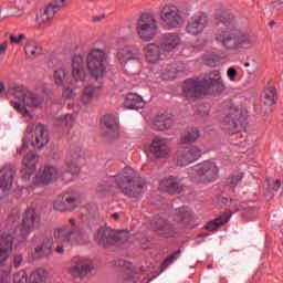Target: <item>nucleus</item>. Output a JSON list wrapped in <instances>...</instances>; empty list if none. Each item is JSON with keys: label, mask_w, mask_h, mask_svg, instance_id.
I'll return each instance as SVG.
<instances>
[{"label": "nucleus", "mask_w": 283, "mask_h": 283, "mask_svg": "<svg viewBox=\"0 0 283 283\" xmlns=\"http://www.w3.org/2000/svg\"><path fill=\"white\" fill-rule=\"evenodd\" d=\"M174 126V119L167 115H160L155 120V127L159 129V132H165V129H171Z\"/></svg>", "instance_id": "nucleus-38"}, {"label": "nucleus", "mask_w": 283, "mask_h": 283, "mask_svg": "<svg viewBox=\"0 0 283 283\" xmlns=\"http://www.w3.org/2000/svg\"><path fill=\"white\" fill-rule=\"evenodd\" d=\"M50 143V133L48 128L43 124H38L34 129V138L31 142V145L35 147V149H42Z\"/></svg>", "instance_id": "nucleus-26"}, {"label": "nucleus", "mask_w": 283, "mask_h": 283, "mask_svg": "<svg viewBox=\"0 0 283 283\" xmlns=\"http://www.w3.org/2000/svg\"><path fill=\"white\" fill-rule=\"evenodd\" d=\"M53 238L62 244H83L85 231L82 228L70 229V226H61L53 230Z\"/></svg>", "instance_id": "nucleus-9"}, {"label": "nucleus", "mask_w": 283, "mask_h": 283, "mask_svg": "<svg viewBox=\"0 0 283 283\" xmlns=\"http://www.w3.org/2000/svg\"><path fill=\"white\" fill-rule=\"evenodd\" d=\"M112 218L114 220H118V218H120V214H118V212H115V213L112 214Z\"/></svg>", "instance_id": "nucleus-63"}, {"label": "nucleus", "mask_w": 283, "mask_h": 283, "mask_svg": "<svg viewBox=\"0 0 283 283\" xmlns=\"http://www.w3.org/2000/svg\"><path fill=\"white\" fill-rule=\"evenodd\" d=\"M24 52L27 57L34 60L36 56H41L43 49L35 41L31 40L27 42Z\"/></svg>", "instance_id": "nucleus-35"}, {"label": "nucleus", "mask_w": 283, "mask_h": 283, "mask_svg": "<svg viewBox=\"0 0 283 283\" xmlns=\"http://www.w3.org/2000/svg\"><path fill=\"white\" fill-rule=\"evenodd\" d=\"M209 25V15L201 12L189 18L186 24V32L191 36H198L205 32V28Z\"/></svg>", "instance_id": "nucleus-15"}, {"label": "nucleus", "mask_w": 283, "mask_h": 283, "mask_svg": "<svg viewBox=\"0 0 283 283\" xmlns=\"http://www.w3.org/2000/svg\"><path fill=\"white\" fill-rule=\"evenodd\" d=\"M171 149L169 148V139L155 137L150 144V154L155 158H167Z\"/></svg>", "instance_id": "nucleus-23"}, {"label": "nucleus", "mask_w": 283, "mask_h": 283, "mask_svg": "<svg viewBox=\"0 0 283 283\" xmlns=\"http://www.w3.org/2000/svg\"><path fill=\"white\" fill-rule=\"evenodd\" d=\"M129 240V231L113 230V244H125Z\"/></svg>", "instance_id": "nucleus-41"}, {"label": "nucleus", "mask_w": 283, "mask_h": 283, "mask_svg": "<svg viewBox=\"0 0 283 283\" xmlns=\"http://www.w3.org/2000/svg\"><path fill=\"white\" fill-rule=\"evenodd\" d=\"M13 283H28V274L25 271H20L19 273L14 274Z\"/></svg>", "instance_id": "nucleus-50"}, {"label": "nucleus", "mask_w": 283, "mask_h": 283, "mask_svg": "<svg viewBox=\"0 0 283 283\" xmlns=\"http://www.w3.org/2000/svg\"><path fill=\"white\" fill-rule=\"evenodd\" d=\"M159 23L164 30H178L185 25V13L180 7L166 3L159 10Z\"/></svg>", "instance_id": "nucleus-5"}, {"label": "nucleus", "mask_w": 283, "mask_h": 283, "mask_svg": "<svg viewBox=\"0 0 283 283\" xmlns=\"http://www.w3.org/2000/svg\"><path fill=\"white\" fill-rule=\"evenodd\" d=\"M202 156V150L198 146L187 147L177 151V165L187 167L191 163H196Z\"/></svg>", "instance_id": "nucleus-19"}, {"label": "nucleus", "mask_w": 283, "mask_h": 283, "mask_svg": "<svg viewBox=\"0 0 283 283\" xmlns=\"http://www.w3.org/2000/svg\"><path fill=\"white\" fill-rule=\"evenodd\" d=\"M242 180V175H232L227 178L226 185L227 187H231V189H235L238 187V182Z\"/></svg>", "instance_id": "nucleus-46"}, {"label": "nucleus", "mask_w": 283, "mask_h": 283, "mask_svg": "<svg viewBox=\"0 0 283 283\" xmlns=\"http://www.w3.org/2000/svg\"><path fill=\"white\" fill-rule=\"evenodd\" d=\"M3 90H4L3 83L0 82V94L1 92H3Z\"/></svg>", "instance_id": "nucleus-64"}, {"label": "nucleus", "mask_w": 283, "mask_h": 283, "mask_svg": "<svg viewBox=\"0 0 283 283\" xmlns=\"http://www.w3.org/2000/svg\"><path fill=\"white\" fill-rule=\"evenodd\" d=\"M164 50L165 55L174 52L180 45V36L177 33H166L163 35L161 40L158 42Z\"/></svg>", "instance_id": "nucleus-28"}, {"label": "nucleus", "mask_w": 283, "mask_h": 283, "mask_svg": "<svg viewBox=\"0 0 283 283\" xmlns=\"http://www.w3.org/2000/svg\"><path fill=\"white\" fill-rule=\"evenodd\" d=\"M138 56H140L138 49L124 48L117 52V59L122 65H127L128 61H138Z\"/></svg>", "instance_id": "nucleus-30"}, {"label": "nucleus", "mask_w": 283, "mask_h": 283, "mask_svg": "<svg viewBox=\"0 0 283 283\" xmlns=\"http://www.w3.org/2000/svg\"><path fill=\"white\" fill-rule=\"evenodd\" d=\"M277 98V92L274 87H268L263 93V103L271 107V105H275V99Z\"/></svg>", "instance_id": "nucleus-42"}, {"label": "nucleus", "mask_w": 283, "mask_h": 283, "mask_svg": "<svg viewBox=\"0 0 283 283\" xmlns=\"http://www.w3.org/2000/svg\"><path fill=\"white\" fill-rule=\"evenodd\" d=\"M65 1H67V0H53L51 3H49L45 7L44 12L49 17L54 19V14H56L59 12V10H62V8H65Z\"/></svg>", "instance_id": "nucleus-39"}, {"label": "nucleus", "mask_w": 283, "mask_h": 283, "mask_svg": "<svg viewBox=\"0 0 283 283\" xmlns=\"http://www.w3.org/2000/svg\"><path fill=\"white\" fill-rule=\"evenodd\" d=\"M172 69L176 71V74L185 73V65L182 63H179L178 65L172 66Z\"/></svg>", "instance_id": "nucleus-56"}, {"label": "nucleus", "mask_w": 283, "mask_h": 283, "mask_svg": "<svg viewBox=\"0 0 283 283\" xmlns=\"http://www.w3.org/2000/svg\"><path fill=\"white\" fill-rule=\"evenodd\" d=\"M144 55L148 63L156 64L158 61L167 59L163 46L159 42H151L144 46Z\"/></svg>", "instance_id": "nucleus-20"}, {"label": "nucleus", "mask_w": 283, "mask_h": 283, "mask_svg": "<svg viewBox=\"0 0 283 283\" xmlns=\"http://www.w3.org/2000/svg\"><path fill=\"white\" fill-rule=\"evenodd\" d=\"M106 61L107 54L104 50L93 49L88 52L86 56V66L91 78L101 81L105 76L107 70V66H105Z\"/></svg>", "instance_id": "nucleus-6"}, {"label": "nucleus", "mask_w": 283, "mask_h": 283, "mask_svg": "<svg viewBox=\"0 0 283 283\" xmlns=\"http://www.w3.org/2000/svg\"><path fill=\"white\" fill-rule=\"evenodd\" d=\"M71 74L76 83H83L87 78V71L85 70V61L83 56L74 55L71 62Z\"/></svg>", "instance_id": "nucleus-22"}, {"label": "nucleus", "mask_w": 283, "mask_h": 283, "mask_svg": "<svg viewBox=\"0 0 283 283\" xmlns=\"http://www.w3.org/2000/svg\"><path fill=\"white\" fill-rule=\"evenodd\" d=\"M283 6V0H275L271 2L272 10H280Z\"/></svg>", "instance_id": "nucleus-55"}, {"label": "nucleus", "mask_w": 283, "mask_h": 283, "mask_svg": "<svg viewBox=\"0 0 283 283\" xmlns=\"http://www.w3.org/2000/svg\"><path fill=\"white\" fill-rule=\"evenodd\" d=\"M201 83H203V87L209 96H220L227 90L222 81V75H220V71L218 70L208 73L201 80Z\"/></svg>", "instance_id": "nucleus-12"}, {"label": "nucleus", "mask_w": 283, "mask_h": 283, "mask_svg": "<svg viewBox=\"0 0 283 283\" xmlns=\"http://www.w3.org/2000/svg\"><path fill=\"white\" fill-rule=\"evenodd\" d=\"M182 92L186 98H202V96H209L202 80H186L184 82Z\"/></svg>", "instance_id": "nucleus-16"}, {"label": "nucleus", "mask_w": 283, "mask_h": 283, "mask_svg": "<svg viewBox=\"0 0 283 283\" xmlns=\"http://www.w3.org/2000/svg\"><path fill=\"white\" fill-rule=\"evenodd\" d=\"M101 92V86H94V85H88L84 88L82 92L81 98L82 103L84 105H88L96 96H98V93Z\"/></svg>", "instance_id": "nucleus-34"}, {"label": "nucleus", "mask_w": 283, "mask_h": 283, "mask_svg": "<svg viewBox=\"0 0 283 283\" xmlns=\"http://www.w3.org/2000/svg\"><path fill=\"white\" fill-rule=\"evenodd\" d=\"M52 63L57 65V69H54L53 71L54 83L57 85V87H63L65 83H67V71L65 70V66H63V63H61L59 60H55Z\"/></svg>", "instance_id": "nucleus-29"}, {"label": "nucleus", "mask_w": 283, "mask_h": 283, "mask_svg": "<svg viewBox=\"0 0 283 283\" xmlns=\"http://www.w3.org/2000/svg\"><path fill=\"white\" fill-rule=\"evenodd\" d=\"M55 125H57L59 127L70 128V127H72V125H74V117H72V115H70V114L56 117Z\"/></svg>", "instance_id": "nucleus-43"}, {"label": "nucleus", "mask_w": 283, "mask_h": 283, "mask_svg": "<svg viewBox=\"0 0 283 283\" xmlns=\"http://www.w3.org/2000/svg\"><path fill=\"white\" fill-rule=\"evenodd\" d=\"M114 182L120 189L124 196L128 198H136L143 193L144 185L140 182V179H136V174L130 167H125L119 174L113 177H108L107 180H104L98 184L97 191L99 193H105L114 187Z\"/></svg>", "instance_id": "nucleus-2"}, {"label": "nucleus", "mask_w": 283, "mask_h": 283, "mask_svg": "<svg viewBox=\"0 0 283 283\" xmlns=\"http://www.w3.org/2000/svg\"><path fill=\"white\" fill-rule=\"evenodd\" d=\"M159 187L161 191H166V193L170 195L182 193L184 189L182 181L180 180V178L174 176L163 179L159 182Z\"/></svg>", "instance_id": "nucleus-25"}, {"label": "nucleus", "mask_w": 283, "mask_h": 283, "mask_svg": "<svg viewBox=\"0 0 283 283\" xmlns=\"http://www.w3.org/2000/svg\"><path fill=\"white\" fill-rule=\"evenodd\" d=\"M6 52H8V41H4L0 44V56L6 54Z\"/></svg>", "instance_id": "nucleus-57"}, {"label": "nucleus", "mask_w": 283, "mask_h": 283, "mask_svg": "<svg viewBox=\"0 0 283 283\" xmlns=\"http://www.w3.org/2000/svg\"><path fill=\"white\" fill-rule=\"evenodd\" d=\"M9 39H10V43H14L15 45H19V43H21V41L25 39V34H20L18 35V38L14 35H10Z\"/></svg>", "instance_id": "nucleus-52"}, {"label": "nucleus", "mask_w": 283, "mask_h": 283, "mask_svg": "<svg viewBox=\"0 0 283 283\" xmlns=\"http://www.w3.org/2000/svg\"><path fill=\"white\" fill-rule=\"evenodd\" d=\"M243 120L242 111L238 107H230L221 120V129L227 134H238L244 127Z\"/></svg>", "instance_id": "nucleus-10"}, {"label": "nucleus", "mask_w": 283, "mask_h": 283, "mask_svg": "<svg viewBox=\"0 0 283 283\" xmlns=\"http://www.w3.org/2000/svg\"><path fill=\"white\" fill-rule=\"evenodd\" d=\"M53 244H54V241H52V239L44 237L42 239L41 244L35 248V251H34L35 258H50V255H52L53 253V250H52Z\"/></svg>", "instance_id": "nucleus-32"}, {"label": "nucleus", "mask_w": 283, "mask_h": 283, "mask_svg": "<svg viewBox=\"0 0 283 283\" xmlns=\"http://www.w3.org/2000/svg\"><path fill=\"white\" fill-rule=\"evenodd\" d=\"M28 148V143L25 140H23L22 147L20 150H18V154H21L23 150H25Z\"/></svg>", "instance_id": "nucleus-61"}, {"label": "nucleus", "mask_w": 283, "mask_h": 283, "mask_svg": "<svg viewBox=\"0 0 283 283\" xmlns=\"http://www.w3.org/2000/svg\"><path fill=\"white\" fill-rule=\"evenodd\" d=\"M96 242L102 247L114 244V230L109 227H102L97 230Z\"/></svg>", "instance_id": "nucleus-31"}, {"label": "nucleus", "mask_w": 283, "mask_h": 283, "mask_svg": "<svg viewBox=\"0 0 283 283\" xmlns=\"http://www.w3.org/2000/svg\"><path fill=\"white\" fill-rule=\"evenodd\" d=\"M161 77L164 81H174V78H176V71L174 70V66L166 67L161 73Z\"/></svg>", "instance_id": "nucleus-47"}, {"label": "nucleus", "mask_w": 283, "mask_h": 283, "mask_svg": "<svg viewBox=\"0 0 283 283\" xmlns=\"http://www.w3.org/2000/svg\"><path fill=\"white\" fill-rule=\"evenodd\" d=\"M52 21V17H50L45 11L36 18V22L40 25V28H43L46 23H50Z\"/></svg>", "instance_id": "nucleus-49"}, {"label": "nucleus", "mask_w": 283, "mask_h": 283, "mask_svg": "<svg viewBox=\"0 0 283 283\" xmlns=\"http://www.w3.org/2000/svg\"><path fill=\"white\" fill-rule=\"evenodd\" d=\"M94 271V263L83 256H74L71 260V264L67 269L69 275L75 280H83Z\"/></svg>", "instance_id": "nucleus-11"}, {"label": "nucleus", "mask_w": 283, "mask_h": 283, "mask_svg": "<svg viewBox=\"0 0 283 283\" xmlns=\"http://www.w3.org/2000/svg\"><path fill=\"white\" fill-rule=\"evenodd\" d=\"M17 175V168L14 166H6L0 170V189L3 191H10L12 189V182Z\"/></svg>", "instance_id": "nucleus-27"}, {"label": "nucleus", "mask_w": 283, "mask_h": 283, "mask_svg": "<svg viewBox=\"0 0 283 283\" xmlns=\"http://www.w3.org/2000/svg\"><path fill=\"white\" fill-rule=\"evenodd\" d=\"M63 169H65V166H63L60 171L52 166H46L44 167L42 172H39L35 176V180L40 185H50V182H54L55 180H59V176H65V174H70V172H63Z\"/></svg>", "instance_id": "nucleus-21"}, {"label": "nucleus", "mask_w": 283, "mask_h": 283, "mask_svg": "<svg viewBox=\"0 0 283 283\" xmlns=\"http://www.w3.org/2000/svg\"><path fill=\"white\" fill-rule=\"evenodd\" d=\"M174 220L181 226L176 228L171 222L163 219L153 222L155 233L160 238H178V235H180V229H196L198 226L187 207L177 209L174 214Z\"/></svg>", "instance_id": "nucleus-3"}, {"label": "nucleus", "mask_w": 283, "mask_h": 283, "mask_svg": "<svg viewBox=\"0 0 283 283\" xmlns=\"http://www.w3.org/2000/svg\"><path fill=\"white\" fill-rule=\"evenodd\" d=\"M102 127L104 129V134L114 136L116 134V118L112 115H105L102 119Z\"/></svg>", "instance_id": "nucleus-36"}, {"label": "nucleus", "mask_w": 283, "mask_h": 283, "mask_svg": "<svg viewBox=\"0 0 283 283\" xmlns=\"http://www.w3.org/2000/svg\"><path fill=\"white\" fill-rule=\"evenodd\" d=\"M12 17H21L23 14V4L21 2H14L13 6L10 7Z\"/></svg>", "instance_id": "nucleus-48"}, {"label": "nucleus", "mask_w": 283, "mask_h": 283, "mask_svg": "<svg viewBox=\"0 0 283 283\" xmlns=\"http://www.w3.org/2000/svg\"><path fill=\"white\" fill-rule=\"evenodd\" d=\"M41 227V216L36 213L34 208H28L22 214L21 226L15 229L19 242L25 244L30 233Z\"/></svg>", "instance_id": "nucleus-7"}, {"label": "nucleus", "mask_w": 283, "mask_h": 283, "mask_svg": "<svg viewBox=\"0 0 283 283\" xmlns=\"http://www.w3.org/2000/svg\"><path fill=\"white\" fill-rule=\"evenodd\" d=\"M70 223V229H81V227H78V224H76V219H70L69 220Z\"/></svg>", "instance_id": "nucleus-59"}, {"label": "nucleus", "mask_w": 283, "mask_h": 283, "mask_svg": "<svg viewBox=\"0 0 283 283\" xmlns=\"http://www.w3.org/2000/svg\"><path fill=\"white\" fill-rule=\"evenodd\" d=\"M21 262H23V255L15 254L13 256V266H15V269H19L21 266Z\"/></svg>", "instance_id": "nucleus-53"}, {"label": "nucleus", "mask_w": 283, "mask_h": 283, "mask_svg": "<svg viewBox=\"0 0 283 283\" xmlns=\"http://www.w3.org/2000/svg\"><path fill=\"white\" fill-rule=\"evenodd\" d=\"M281 187H282V180L276 179L275 184H274V187H273L274 191H280Z\"/></svg>", "instance_id": "nucleus-60"}, {"label": "nucleus", "mask_w": 283, "mask_h": 283, "mask_svg": "<svg viewBox=\"0 0 283 283\" xmlns=\"http://www.w3.org/2000/svg\"><path fill=\"white\" fill-rule=\"evenodd\" d=\"M180 253H182V251L177 250L175 253L168 255L161 264V271H165V269H167L169 264L172 263L174 260H178V255H180Z\"/></svg>", "instance_id": "nucleus-45"}, {"label": "nucleus", "mask_w": 283, "mask_h": 283, "mask_svg": "<svg viewBox=\"0 0 283 283\" xmlns=\"http://www.w3.org/2000/svg\"><path fill=\"white\" fill-rule=\"evenodd\" d=\"M62 96L63 98H72V96H74V90H72L70 86H66L63 88L62 92Z\"/></svg>", "instance_id": "nucleus-51"}, {"label": "nucleus", "mask_w": 283, "mask_h": 283, "mask_svg": "<svg viewBox=\"0 0 283 283\" xmlns=\"http://www.w3.org/2000/svg\"><path fill=\"white\" fill-rule=\"evenodd\" d=\"M214 41L226 50H242L252 45L251 35L235 22V14L229 9H218L212 19Z\"/></svg>", "instance_id": "nucleus-1"}, {"label": "nucleus", "mask_w": 283, "mask_h": 283, "mask_svg": "<svg viewBox=\"0 0 283 283\" xmlns=\"http://www.w3.org/2000/svg\"><path fill=\"white\" fill-rule=\"evenodd\" d=\"M30 283H43L45 282V270L38 269L32 272V274L29 277Z\"/></svg>", "instance_id": "nucleus-44"}, {"label": "nucleus", "mask_w": 283, "mask_h": 283, "mask_svg": "<svg viewBox=\"0 0 283 283\" xmlns=\"http://www.w3.org/2000/svg\"><path fill=\"white\" fill-rule=\"evenodd\" d=\"M55 253H57L59 255H63V253H65V244H59L56 248H55Z\"/></svg>", "instance_id": "nucleus-58"}, {"label": "nucleus", "mask_w": 283, "mask_h": 283, "mask_svg": "<svg viewBox=\"0 0 283 283\" xmlns=\"http://www.w3.org/2000/svg\"><path fill=\"white\" fill-rule=\"evenodd\" d=\"M231 219V216L229 214H222L221 217L214 219L213 221H210L207 223L206 229L208 231H217L222 227V224L227 223Z\"/></svg>", "instance_id": "nucleus-40"}, {"label": "nucleus", "mask_w": 283, "mask_h": 283, "mask_svg": "<svg viewBox=\"0 0 283 283\" xmlns=\"http://www.w3.org/2000/svg\"><path fill=\"white\" fill-rule=\"evenodd\" d=\"M14 244V237L8 232H3L0 234V269L2 268V272L4 275L10 273V266L6 263L10 259V253H12V247Z\"/></svg>", "instance_id": "nucleus-13"}, {"label": "nucleus", "mask_w": 283, "mask_h": 283, "mask_svg": "<svg viewBox=\"0 0 283 283\" xmlns=\"http://www.w3.org/2000/svg\"><path fill=\"white\" fill-rule=\"evenodd\" d=\"M76 207H78V196H76V192H65L59 196L53 203V209L62 213L74 211Z\"/></svg>", "instance_id": "nucleus-18"}, {"label": "nucleus", "mask_w": 283, "mask_h": 283, "mask_svg": "<svg viewBox=\"0 0 283 283\" xmlns=\"http://www.w3.org/2000/svg\"><path fill=\"white\" fill-rule=\"evenodd\" d=\"M136 32L142 41H151L158 34V20L154 12H144L137 19Z\"/></svg>", "instance_id": "nucleus-8"}, {"label": "nucleus", "mask_w": 283, "mask_h": 283, "mask_svg": "<svg viewBox=\"0 0 283 283\" xmlns=\"http://www.w3.org/2000/svg\"><path fill=\"white\" fill-rule=\"evenodd\" d=\"M83 157V148L78 145H72L66 154V163L62 174H71V176H78L81 167H78V159Z\"/></svg>", "instance_id": "nucleus-14"}, {"label": "nucleus", "mask_w": 283, "mask_h": 283, "mask_svg": "<svg viewBox=\"0 0 283 283\" xmlns=\"http://www.w3.org/2000/svg\"><path fill=\"white\" fill-rule=\"evenodd\" d=\"M36 163H39V155L30 153L24 156L22 159V168L20 170L24 180H30V176L36 171Z\"/></svg>", "instance_id": "nucleus-24"}, {"label": "nucleus", "mask_w": 283, "mask_h": 283, "mask_svg": "<svg viewBox=\"0 0 283 283\" xmlns=\"http://www.w3.org/2000/svg\"><path fill=\"white\" fill-rule=\"evenodd\" d=\"M196 178L201 182H213L218 178V166L211 161H203L193 168Z\"/></svg>", "instance_id": "nucleus-17"}, {"label": "nucleus", "mask_w": 283, "mask_h": 283, "mask_svg": "<svg viewBox=\"0 0 283 283\" xmlns=\"http://www.w3.org/2000/svg\"><path fill=\"white\" fill-rule=\"evenodd\" d=\"M200 138V130L198 128H188L180 137L181 145H189L196 143Z\"/></svg>", "instance_id": "nucleus-37"}, {"label": "nucleus", "mask_w": 283, "mask_h": 283, "mask_svg": "<svg viewBox=\"0 0 283 283\" xmlns=\"http://www.w3.org/2000/svg\"><path fill=\"white\" fill-rule=\"evenodd\" d=\"M235 76H238V71L235 70V67L228 69V77L230 78V81H235Z\"/></svg>", "instance_id": "nucleus-54"}, {"label": "nucleus", "mask_w": 283, "mask_h": 283, "mask_svg": "<svg viewBox=\"0 0 283 283\" xmlns=\"http://www.w3.org/2000/svg\"><path fill=\"white\" fill-rule=\"evenodd\" d=\"M125 107L128 109H143V107H145V102L140 95L136 93H128L125 99Z\"/></svg>", "instance_id": "nucleus-33"}, {"label": "nucleus", "mask_w": 283, "mask_h": 283, "mask_svg": "<svg viewBox=\"0 0 283 283\" xmlns=\"http://www.w3.org/2000/svg\"><path fill=\"white\" fill-rule=\"evenodd\" d=\"M14 98H18V102L11 101V107L21 114L24 118H32V113L29 112L28 107H33L39 109L43 107L45 103V91H28L21 86H17L12 91Z\"/></svg>", "instance_id": "nucleus-4"}, {"label": "nucleus", "mask_w": 283, "mask_h": 283, "mask_svg": "<svg viewBox=\"0 0 283 283\" xmlns=\"http://www.w3.org/2000/svg\"><path fill=\"white\" fill-rule=\"evenodd\" d=\"M134 279V272L130 270L129 274L127 276H124V280H133Z\"/></svg>", "instance_id": "nucleus-62"}]
</instances>
